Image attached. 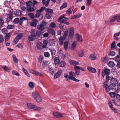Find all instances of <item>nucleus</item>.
<instances>
[{"label":"nucleus","instance_id":"1","mask_svg":"<svg viewBox=\"0 0 120 120\" xmlns=\"http://www.w3.org/2000/svg\"><path fill=\"white\" fill-rule=\"evenodd\" d=\"M76 75L75 72L71 71L69 73V76L68 78L69 79H71L76 82H79L80 81L79 80L75 78Z\"/></svg>","mask_w":120,"mask_h":120},{"label":"nucleus","instance_id":"2","mask_svg":"<svg viewBox=\"0 0 120 120\" xmlns=\"http://www.w3.org/2000/svg\"><path fill=\"white\" fill-rule=\"evenodd\" d=\"M27 105L29 108L38 110H41V107L37 106L31 103H27Z\"/></svg>","mask_w":120,"mask_h":120},{"label":"nucleus","instance_id":"3","mask_svg":"<svg viewBox=\"0 0 120 120\" xmlns=\"http://www.w3.org/2000/svg\"><path fill=\"white\" fill-rule=\"evenodd\" d=\"M46 23L44 21L42 22L38 26V30L42 31L45 28L44 27L46 26Z\"/></svg>","mask_w":120,"mask_h":120},{"label":"nucleus","instance_id":"4","mask_svg":"<svg viewBox=\"0 0 120 120\" xmlns=\"http://www.w3.org/2000/svg\"><path fill=\"white\" fill-rule=\"evenodd\" d=\"M13 14L11 11L8 13V17L6 18V20L7 22L12 20L13 18Z\"/></svg>","mask_w":120,"mask_h":120},{"label":"nucleus","instance_id":"5","mask_svg":"<svg viewBox=\"0 0 120 120\" xmlns=\"http://www.w3.org/2000/svg\"><path fill=\"white\" fill-rule=\"evenodd\" d=\"M74 69L75 70V73L76 75H79L80 71L79 70H82V71H85V70L81 67L76 66L74 67Z\"/></svg>","mask_w":120,"mask_h":120},{"label":"nucleus","instance_id":"6","mask_svg":"<svg viewBox=\"0 0 120 120\" xmlns=\"http://www.w3.org/2000/svg\"><path fill=\"white\" fill-rule=\"evenodd\" d=\"M68 20V18L65 17V15H63L61 16L58 20V21L61 23H64Z\"/></svg>","mask_w":120,"mask_h":120},{"label":"nucleus","instance_id":"7","mask_svg":"<svg viewBox=\"0 0 120 120\" xmlns=\"http://www.w3.org/2000/svg\"><path fill=\"white\" fill-rule=\"evenodd\" d=\"M62 72V71L61 69L58 70L57 72L54 75V78L56 79L60 77Z\"/></svg>","mask_w":120,"mask_h":120},{"label":"nucleus","instance_id":"8","mask_svg":"<svg viewBox=\"0 0 120 120\" xmlns=\"http://www.w3.org/2000/svg\"><path fill=\"white\" fill-rule=\"evenodd\" d=\"M110 70L107 68L105 69L102 72V75L104 77L105 75H108V74L110 73Z\"/></svg>","mask_w":120,"mask_h":120},{"label":"nucleus","instance_id":"9","mask_svg":"<svg viewBox=\"0 0 120 120\" xmlns=\"http://www.w3.org/2000/svg\"><path fill=\"white\" fill-rule=\"evenodd\" d=\"M36 38V35H29L28 37V39L30 41H32L35 40Z\"/></svg>","mask_w":120,"mask_h":120},{"label":"nucleus","instance_id":"10","mask_svg":"<svg viewBox=\"0 0 120 120\" xmlns=\"http://www.w3.org/2000/svg\"><path fill=\"white\" fill-rule=\"evenodd\" d=\"M118 81L117 78L113 77L112 80L110 81V83H112L113 84H115L116 85L118 83Z\"/></svg>","mask_w":120,"mask_h":120},{"label":"nucleus","instance_id":"11","mask_svg":"<svg viewBox=\"0 0 120 120\" xmlns=\"http://www.w3.org/2000/svg\"><path fill=\"white\" fill-rule=\"evenodd\" d=\"M25 20H27V19L26 18L24 17H22L20 18L19 19V23L21 25H22L23 22Z\"/></svg>","mask_w":120,"mask_h":120},{"label":"nucleus","instance_id":"12","mask_svg":"<svg viewBox=\"0 0 120 120\" xmlns=\"http://www.w3.org/2000/svg\"><path fill=\"white\" fill-rule=\"evenodd\" d=\"M76 38L78 41L81 42L82 40V39L81 36L79 34H76Z\"/></svg>","mask_w":120,"mask_h":120},{"label":"nucleus","instance_id":"13","mask_svg":"<svg viewBox=\"0 0 120 120\" xmlns=\"http://www.w3.org/2000/svg\"><path fill=\"white\" fill-rule=\"evenodd\" d=\"M74 8V7L73 6L69 8L66 11V13L68 14H70L72 13L73 11Z\"/></svg>","mask_w":120,"mask_h":120},{"label":"nucleus","instance_id":"14","mask_svg":"<svg viewBox=\"0 0 120 120\" xmlns=\"http://www.w3.org/2000/svg\"><path fill=\"white\" fill-rule=\"evenodd\" d=\"M38 20L37 19H34L33 20V22L30 23L31 25L32 26L36 27L38 22Z\"/></svg>","mask_w":120,"mask_h":120},{"label":"nucleus","instance_id":"15","mask_svg":"<svg viewBox=\"0 0 120 120\" xmlns=\"http://www.w3.org/2000/svg\"><path fill=\"white\" fill-rule=\"evenodd\" d=\"M46 0H42V4L43 5L45 4V6L47 7L49 5L50 1V0H47L46 2Z\"/></svg>","mask_w":120,"mask_h":120},{"label":"nucleus","instance_id":"16","mask_svg":"<svg viewBox=\"0 0 120 120\" xmlns=\"http://www.w3.org/2000/svg\"><path fill=\"white\" fill-rule=\"evenodd\" d=\"M54 116L56 117H61L63 116L60 113L57 112H53Z\"/></svg>","mask_w":120,"mask_h":120},{"label":"nucleus","instance_id":"17","mask_svg":"<svg viewBox=\"0 0 120 120\" xmlns=\"http://www.w3.org/2000/svg\"><path fill=\"white\" fill-rule=\"evenodd\" d=\"M60 61V60L58 57H55L54 58V63L56 65H58Z\"/></svg>","mask_w":120,"mask_h":120},{"label":"nucleus","instance_id":"18","mask_svg":"<svg viewBox=\"0 0 120 120\" xmlns=\"http://www.w3.org/2000/svg\"><path fill=\"white\" fill-rule=\"evenodd\" d=\"M87 69L89 71L92 73H95L96 71L94 68L90 67H88Z\"/></svg>","mask_w":120,"mask_h":120},{"label":"nucleus","instance_id":"19","mask_svg":"<svg viewBox=\"0 0 120 120\" xmlns=\"http://www.w3.org/2000/svg\"><path fill=\"white\" fill-rule=\"evenodd\" d=\"M34 6H30V7H27V10L28 12H33L35 11V9L34 8Z\"/></svg>","mask_w":120,"mask_h":120},{"label":"nucleus","instance_id":"20","mask_svg":"<svg viewBox=\"0 0 120 120\" xmlns=\"http://www.w3.org/2000/svg\"><path fill=\"white\" fill-rule=\"evenodd\" d=\"M116 85L115 84H113L112 83H110V84L109 86V87L112 90H115L116 88Z\"/></svg>","mask_w":120,"mask_h":120},{"label":"nucleus","instance_id":"21","mask_svg":"<svg viewBox=\"0 0 120 120\" xmlns=\"http://www.w3.org/2000/svg\"><path fill=\"white\" fill-rule=\"evenodd\" d=\"M32 96L34 99L36 98L39 95V94L38 92L36 91H34L32 93Z\"/></svg>","mask_w":120,"mask_h":120},{"label":"nucleus","instance_id":"22","mask_svg":"<svg viewBox=\"0 0 120 120\" xmlns=\"http://www.w3.org/2000/svg\"><path fill=\"white\" fill-rule=\"evenodd\" d=\"M108 65L111 68H112L114 66L115 64L113 62L110 61L108 63Z\"/></svg>","mask_w":120,"mask_h":120},{"label":"nucleus","instance_id":"23","mask_svg":"<svg viewBox=\"0 0 120 120\" xmlns=\"http://www.w3.org/2000/svg\"><path fill=\"white\" fill-rule=\"evenodd\" d=\"M56 41L53 39H51L49 41V43L50 45L51 46H54L55 45Z\"/></svg>","mask_w":120,"mask_h":120},{"label":"nucleus","instance_id":"24","mask_svg":"<svg viewBox=\"0 0 120 120\" xmlns=\"http://www.w3.org/2000/svg\"><path fill=\"white\" fill-rule=\"evenodd\" d=\"M113 77L112 76L107 75L106 76V81L108 82L109 80L111 81Z\"/></svg>","mask_w":120,"mask_h":120},{"label":"nucleus","instance_id":"25","mask_svg":"<svg viewBox=\"0 0 120 120\" xmlns=\"http://www.w3.org/2000/svg\"><path fill=\"white\" fill-rule=\"evenodd\" d=\"M70 62L71 64L74 66H75L79 64V63L78 62L72 60L70 61Z\"/></svg>","mask_w":120,"mask_h":120},{"label":"nucleus","instance_id":"26","mask_svg":"<svg viewBox=\"0 0 120 120\" xmlns=\"http://www.w3.org/2000/svg\"><path fill=\"white\" fill-rule=\"evenodd\" d=\"M34 100L38 102H40L42 100L39 94L38 96Z\"/></svg>","mask_w":120,"mask_h":120},{"label":"nucleus","instance_id":"27","mask_svg":"<svg viewBox=\"0 0 120 120\" xmlns=\"http://www.w3.org/2000/svg\"><path fill=\"white\" fill-rule=\"evenodd\" d=\"M37 48L39 49H42V43L40 42H38L37 45Z\"/></svg>","mask_w":120,"mask_h":120},{"label":"nucleus","instance_id":"28","mask_svg":"<svg viewBox=\"0 0 120 120\" xmlns=\"http://www.w3.org/2000/svg\"><path fill=\"white\" fill-rule=\"evenodd\" d=\"M65 39L62 37H60L59 38V43L60 45H63V41Z\"/></svg>","mask_w":120,"mask_h":120},{"label":"nucleus","instance_id":"29","mask_svg":"<svg viewBox=\"0 0 120 120\" xmlns=\"http://www.w3.org/2000/svg\"><path fill=\"white\" fill-rule=\"evenodd\" d=\"M77 44V41H75L72 43L71 46L72 49H74L75 48Z\"/></svg>","mask_w":120,"mask_h":120},{"label":"nucleus","instance_id":"30","mask_svg":"<svg viewBox=\"0 0 120 120\" xmlns=\"http://www.w3.org/2000/svg\"><path fill=\"white\" fill-rule=\"evenodd\" d=\"M45 11L47 13L52 14L53 13V10L52 9L46 8L45 9Z\"/></svg>","mask_w":120,"mask_h":120},{"label":"nucleus","instance_id":"31","mask_svg":"<svg viewBox=\"0 0 120 120\" xmlns=\"http://www.w3.org/2000/svg\"><path fill=\"white\" fill-rule=\"evenodd\" d=\"M67 4L66 3H64L60 7V9L62 10L64 8L67 7Z\"/></svg>","mask_w":120,"mask_h":120},{"label":"nucleus","instance_id":"32","mask_svg":"<svg viewBox=\"0 0 120 120\" xmlns=\"http://www.w3.org/2000/svg\"><path fill=\"white\" fill-rule=\"evenodd\" d=\"M26 4L27 5L26 8L33 6L32 2L30 1L26 2Z\"/></svg>","mask_w":120,"mask_h":120},{"label":"nucleus","instance_id":"33","mask_svg":"<svg viewBox=\"0 0 120 120\" xmlns=\"http://www.w3.org/2000/svg\"><path fill=\"white\" fill-rule=\"evenodd\" d=\"M14 14L15 15L19 16L21 15V12L20 11L17 10L14 12Z\"/></svg>","mask_w":120,"mask_h":120},{"label":"nucleus","instance_id":"34","mask_svg":"<svg viewBox=\"0 0 120 120\" xmlns=\"http://www.w3.org/2000/svg\"><path fill=\"white\" fill-rule=\"evenodd\" d=\"M114 59L117 62L120 61V54L115 57Z\"/></svg>","mask_w":120,"mask_h":120},{"label":"nucleus","instance_id":"35","mask_svg":"<svg viewBox=\"0 0 120 120\" xmlns=\"http://www.w3.org/2000/svg\"><path fill=\"white\" fill-rule=\"evenodd\" d=\"M27 15L31 18L34 19L35 17L34 14L32 13H28Z\"/></svg>","mask_w":120,"mask_h":120},{"label":"nucleus","instance_id":"36","mask_svg":"<svg viewBox=\"0 0 120 120\" xmlns=\"http://www.w3.org/2000/svg\"><path fill=\"white\" fill-rule=\"evenodd\" d=\"M12 57L14 62L16 63H17L18 61V60L16 58L15 55H12Z\"/></svg>","mask_w":120,"mask_h":120},{"label":"nucleus","instance_id":"37","mask_svg":"<svg viewBox=\"0 0 120 120\" xmlns=\"http://www.w3.org/2000/svg\"><path fill=\"white\" fill-rule=\"evenodd\" d=\"M34 74H35V75H36L40 76L42 78L44 77V75L42 74L38 71H37V72H35Z\"/></svg>","mask_w":120,"mask_h":120},{"label":"nucleus","instance_id":"38","mask_svg":"<svg viewBox=\"0 0 120 120\" xmlns=\"http://www.w3.org/2000/svg\"><path fill=\"white\" fill-rule=\"evenodd\" d=\"M64 48L65 50H66L68 47V43L67 41H65L64 43Z\"/></svg>","mask_w":120,"mask_h":120},{"label":"nucleus","instance_id":"39","mask_svg":"<svg viewBox=\"0 0 120 120\" xmlns=\"http://www.w3.org/2000/svg\"><path fill=\"white\" fill-rule=\"evenodd\" d=\"M41 13L39 10H37L36 11V14L35 15L36 17H39Z\"/></svg>","mask_w":120,"mask_h":120},{"label":"nucleus","instance_id":"40","mask_svg":"<svg viewBox=\"0 0 120 120\" xmlns=\"http://www.w3.org/2000/svg\"><path fill=\"white\" fill-rule=\"evenodd\" d=\"M56 26V25L53 22H51L49 25V27L51 28H55Z\"/></svg>","mask_w":120,"mask_h":120},{"label":"nucleus","instance_id":"41","mask_svg":"<svg viewBox=\"0 0 120 120\" xmlns=\"http://www.w3.org/2000/svg\"><path fill=\"white\" fill-rule=\"evenodd\" d=\"M19 40V39L17 38V37H16L14 39L13 41V44L14 45L16 44L18 42Z\"/></svg>","mask_w":120,"mask_h":120},{"label":"nucleus","instance_id":"42","mask_svg":"<svg viewBox=\"0 0 120 120\" xmlns=\"http://www.w3.org/2000/svg\"><path fill=\"white\" fill-rule=\"evenodd\" d=\"M65 63L63 61H61L60 63V66L61 67H65Z\"/></svg>","mask_w":120,"mask_h":120},{"label":"nucleus","instance_id":"43","mask_svg":"<svg viewBox=\"0 0 120 120\" xmlns=\"http://www.w3.org/2000/svg\"><path fill=\"white\" fill-rule=\"evenodd\" d=\"M4 23V21L3 19L0 18V27L1 28L3 26Z\"/></svg>","mask_w":120,"mask_h":120},{"label":"nucleus","instance_id":"44","mask_svg":"<svg viewBox=\"0 0 120 120\" xmlns=\"http://www.w3.org/2000/svg\"><path fill=\"white\" fill-rule=\"evenodd\" d=\"M48 62L47 61L44 60L43 61L42 67L43 68H45L47 66Z\"/></svg>","mask_w":120,"mask_h":120},{"label":"nucleus","instance_id":"45","mask_svg":"<svg viewBox=\"0 0 120 120\" xmlns=\"http://www.w3.org/2000/svg\"><path fill=\"white\" fill-rule=\"evenodd\" d=\"M19 22V19L18 18H17L15 19L13 21V22L14 24L18 23Z\"/></svg>","mask_w":120,"mask_h":120},{"label":"nucleus","instance_id":"46","mask_svg":"<svg viewBox=\"0 0 120 120\" xmlns=\"http://www.w3.org/2000/svg\"><path fill=\"white\" fill-rule=\"evenodd\" d=\"M43 59V57L42 56H39L38 58V62L41 64Z\"/></svg>","mask_w":120,"mask_h":120},{"label":"nucleus","instance_id":"47","mask_svg":"<svg viewBox=\"0 0 120 120\" xmlns=\"http://www.w3.org/2000/svg\"><path fill=\"white\" fill-rule=\"evenodd\" d=\"M50 50L51 52L52 56H53L54 55H55L56 52V50L53 49H50Z\"/></svg>","mask_w":120,"mask_h":120},{"label":"nucleus","instance_id":"48","mask_svg":"<svg viewBox=\"0 0 120 120\" xmlns=\"http://www.w3.org/2000/svg\"><path fill=\"white\" fill-rule=\"evenodd\" d=\"M52 14L49 13H47L45 15V17L48 19H50L52 17Z\"/></svg>","mask_w":120,"mask_h":120},{"label":"nucleus","instance_id":"49","mask_svg":"<svg viewBox=\"0 0 120 120\" xmlns=\"http://www.w3.org/2000/svg\"><path fill=\"white\" fill-rule=\"evenodd\" d=\"M50 73L51 74H53L54 72V69L52 68H50L49 70Z\"/></svg>","mask_w":120,"mask_h":120},{"label":"nucleus","instance_id":"50","mask_svg":"<svg viewBox=\"0 0 120 120\" xmlns=\"http://www.w3.org/2000/svg\"><path fill=\"white\" fill-rule=\"evenodd\" d=\"M90 59L92 60H94L96 59V56L95 54H93L91 55L90 56Z\"/></svg>","mask_w":120,"mask_h":120},{"label":"nucleus","instance_id":"51","mask_svg":"<svg viewBox=\"0 0 120 120\" xmlns=\"http://www.w3.org/2000/svg\"><path fill=\"white\" fill-rule=\"evenodd\" d=\"M42 33V31L39 30L37 31L36 32V35L37 36L40 37V36L41 34Z\"/></svg>","mask_w":120,"mask_h":120},{"label":"nucleus","instance_id":"52","mask_svg":"<svg viewBox=\"0 0 120 120\" xmlns=\"http://www.w3.org/2000/svg\"><path fill=\"white\" fill-rule=\"evenodd\" d=\"M1 31L4 34H6L8 32L7 29L5 28H4L2 29Z\"/></svg>","mask_w":120,"mask_h":120},{"label":"nucleus","instance_id":"53","mask_svg":"<svg viewBox=\"0 0 120 120\" xmlns=\"http://www.w3.org/2000/svg\"><path fill=\"white\" fill-rule=\"evenodd\" d=\"M12 73L13 74L15 75L16 76H18L19 75V73L15 70H13L12 71Z\"/></svg>","mask_w":120,"mask_h":120},{"label":"nucleus","instance_id":"54","mask_svg":"<svg viewBox=\"0 0 120 120\" xmlns=\"http://www.w3.org/2000/svg\"><path fill=\"white\" fill-rule=\"evenodd\" d=\"M108 82L106 81H105L103 83V86L104 88H105L108 86Z\"/></svg>","mask_w":120,"mask_h":120},{"label":"nucleus","instance_id":"55","mask_svg":"<svg viewBox=\"0 0 120 120\" xmlns=\"http://www.w3.org/2000/svg\"><path fill=\"white\" fill-rule=\"evenodd\" d=\"M115 42L114 41L111 44V48L112 49H115L116 48V47L115 45Z\"/></svg>","mask_w":120,"mask_h":120},{"label":"nucleus","instance_id":"56","mask_svg":"<svg viewBox=\"0 0 120 120\" xmlns=\"http://www.w3.org/2000/svg\"><path fill=\"white\" fill-rule=\"evenodd\" d=\"M109 94L111 97H115L116 95L115 93L113 92H110L109 93Z\"/></svg>","mask_w":120,"mask_h":120},{"label":"nucleus","instance_id":"57","mask_svg":"<svg viewBox=\"0 0 120 120\" xmlns=\"http://www.w3.org/2000/svg\"><path fill=\"white\" fill-rule=\"evenodd\" d=\"M23 37V35L21 33L19 34L16 36V37H17V38L18 39H19V40L20 39H21Z\"/></svg>","mask_w":120,"mask_h":120},{"label":"nucleus","instance_id":"58","mask_svg":"<svg viewBox=\"0 0 120 120\" xmlns=\"http://www.w3.org/2000/svg\"><path fill=\"white\" fill-rule=\"evenodd\" d=\"M62 51L61 50H60L59 52V53L60 56L62 57L63 58H64L65 57V55L63 53H62Z\"/></svg>","mask_w":120,"mask_h":120},{"label":"nucleus","instance_id":"59","mask_svg":"<svg viewBox=\"0 0 120 120\" xmlns=\"http://www.w3.org/2000/svg\"><path fill=\"white\" fill-rule=\"evenodd\" d=\"M92 0H87L86 1V4L88 6H90L91 4V2Z\"/></svg>","mask_w":120,"mask_h":120},{"label":"nucleus","instance_id":"60","mask_svg":"<svg viewBox=\"0 0 120 120\" xmlns=\"http://www.w3.org/2000/svg\"><path fill=\"white\" fill-rule=\"evenodd\" d=\"M68 33V31H66L64 33V34L63 36V38L65 39V38L67 37Z\"/></svg>","mask_w":120,"mask_h":120},{"label":"nucleus","instance_id":"61","mask_svg":"<svg viewBox=\"0 0 120 120\" xmlns=\"http://www.w3.org/2000/svg\"><path fill=\"white\" fill-rule=\"evenodd\" d=\"M4 69L8 72H9L10 71V70L7 67L5 66L3 67Z\"/></svg>","mask_w":120,"mask_h":120},{"label":"nucleus","instance_id":"62","mask_svg":"<svg viewBox=\"0 0 120 120\" xmlns=\"http://www.w3.org/2000/svg\"><path fill=\"white\" fill-rule=\"evenodd\" d=\"M4 41L3 37L2 35H0V43H2Z\"/></svg>","mask_w":120,"mask_h":120},{"label":"nucleus","instance_id":"63","mask_svg":"<svg viewBox=\"0 0 120 120\" xmlns=\"http://www.w3.org/2000/svg\"><path fill=\"white\" fill-rule=\"evenodd\" d=\"M78 54L79 56L80 57H82L84 55V52L82 51H80L79 52Z\"/></svg>","mask_w":120,"mask_h":120},{"label":"nucleus","instance_id":"64","mask_svg":"<svg viewBox=\"0 0 120 120\" xmlns=\"http://www.w3.org/2000/svg\"><path fill=\"white\" fill-rule=\"evenodd\" d=\"M13 28L14 26L12 25H8L7 27V29H12Z\"/></svg>","mask_w":120,"mask_h":120}]
</instances>
